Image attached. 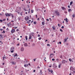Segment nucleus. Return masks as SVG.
Listing matches in <instances>:
<instances>
[{
	"mask_svg": "<svg viewBox=\"0 0 75 75\" xmlns=\"http://www.w3.org/2000/svg\"><path fill=\"white\" fill-rule=\"evenodd\" d=\"M53 14L54 16H59V13L57 11H55Z\"/></svg>",
	"mask_w": 75,
	"mask_h": 75,
	"instance_id": "1",
	"label": "nucleus"
},
{
	"mask_svg": "<svg viewBox=\"0 0 75 75\" xmlns=\"http://www.w3.org/2000/svg\"><path fill=\"white\" fill-rule=\"evenodd\" d=\"M5 15L6 17H8L9 16H12V14L11 13H10V14H8V13H6L5 14Z\"/></svg>",
	"mask_w": 75,
	"mask_h": 75,
	"instance_id": "2",
	"label": "nucleus"
},
{
	"mask_svg": "<svg viewBox=\"0 0 75 75\" xmlns=\"http://www.w3.org/2000/svg\"><path fill=\"white\" fill-rule=\"evenodd\" d=\"M48 71L49 72H50L51 74H52L53 72V71L52 69H48Z\"/></svg>",
	"mask_w": 75,
	"mask_h": 75,
	"instance_id": "3",
	"label": "nucleus"
},
{
	"mask_svg": "<svg viewBox=\"0 0 75 75\" xmlns=\"http://www.w3.org/2000/svg\"><path fill=\"white\" fill-rule=\"evenodd\" d=\"M21 51H24V48L23 47H22L21 49Z\"/></svg>",
	"mask_w": 75,
	"mask_h": 75,
	"instance_id": "4",
	"label": "nucleus"
},
{
	"mask_svg": "<svg viewBox=\"0 0 75 75\" xmlns=\"http://www.w3.org/2000/svg\"><path fill=\"white\" fill-rule=\"evenodd\" d=\"M70 69V70H71V71H74V67L71 66Z\"/></svg>",
	"mask_w": 75,
	"mask_h": 75,
	"instance_id": "5",
	"label": "nucleus"
},
{
	"mask_svg": "<svg viewBox=\"0 0 75 75\" xmlns=\"http://www.w3.org/2000/svg\"><path fill=\"white\" fill-rule=\"evenodd\" d=\"M14 32H15V29H13L11 30V33H14Z\"/></svg>",
	"mask_w": 75,
	"mask_h": 75,
	"instance_id": "6",
	"label": "nucleus"
},
{
	"mask_svg": "<svg viewBox=\"0 0 75 75\" xmlns=\"http://www.w3.org/2000/svg\"><path fill=\"white\" fill-rule=\"evenodd\" d=\"M31 38H32V35H29V39L30 40H31Z\"/></svg>",
	"mask_w": 75,
	"mask_h": 75,
	"instance_id": "7",
	"label": "nucleus"
},
{
	"mask_svg": "<svg viewBox=\"0 0 75 75\" xmlns=\"http://www.w3.org/2000/svg\"><path fill=\"white\" fill-rule=\"evenodd\" d=\"M62 9L63 10H66V8H65L64 7H62Z\"/></svg>",
	"mask_w": 75,
	"mask_h": 75,
	"instance_id": "8",
	"label": "nucleus"
},
{
	"mask_svg": "<svg viewBox=\"0 0 75 75\" xmlns=\"http://www.w3.org/2000/svg\"><path fill=\"white\" fill-rule=\"evenodd\" d=\"M24 45L25 46V47H27V46H28V45L27 44V43H25L24 44Z\"/></svg>",
	"mask_w": 75,
	"mask_h": 75,
	"instance_id": "9",
	"label": "nucleus"
},
{
	"mask_svg": "<svg viewBox=\"0 0 75 75\" xmlns=\"http://www.w3.org/2000/svg\"><path fill=\"white\" fill-rule=\"evenodd\" d=\"M14 50V47H12L11 48L10 50Z\"/></svg>",
	"mask_w": 75,
	"mask_h": 75,
	"instance_id": "10",
	"label": "nucleus"
},
{
	"mask_svg": "<svg viewBox=\"0 0 75 75\" xmlns=\"http://www.w3.org/2000/svg\"><path fill=\"white\" fill-rule=\"evenodd\" d=\"M28 64H25L24 65V67H28Z\"/></svg>",
	"mask_w": 75,
	"mask_h": 75,
	"instance_id": "11",
	"label": "nucleus"
},
{
	"mask_svg": "<svg viewBox=\"0 0 75 75\" xmlns=\"http://www.w3.org/2000/svg\"><path fill=\"white\" fill-rule=\"evenodd\" d=\"M8 27H9V26L11 25V24L10 23H9V24H7Z\"/></svg>",
	"mask_w": 75,
	"mask_h": 75,
	"instance_id": "12",
	"label": "nucleus"
},
{
	"mask_svg": "<svg viewBox=\"0 0 75 75\" xmlns=\"http://www.w3.org/2000/svg\"><path fill=\"white\" fill-rule=\"evenodd\" d=\"M66 62V61L65 60H63L62 62V63L63 64H65Z\"/></svg>",
	"mask_w": 75,
	"mask_h": 75,
	"instance_id": "13",
	"label": "nucleus"
},
{
	"mask_svg": "<svg viewBox=\"0 0 75 75\" xmlns=\"http://www.w3.org/2000/svg\"><path fill=\"white\" fill-rule=\"evenodd\" d=\"M69 60L70 61V62H73V61H72V59L71 58H70L69 59Z\"/></svg>",
	"mask_w": 75,
	"mask_h": 75,
	"instance_id": "14",
	"label": "nucleus"
},
{
	"mask_svg": "<svg viewBox=\"0 0 75 75\" xmlns=\"http://www.w3.org/2000/svg\"><path fill=\"white\" fill-rule=\"evenodd\" d=\"M12 64H13V65H15L16 64V62H11Z\"/></svg>",
	"mask_w": 75,
	"mask_h": 75,
	"instance_id": "15",
	"label": "nucleus"
},
{
	"mask_svg": "<svg viewBox=\"0 0 75 75\" xmlns=\"http://www.w3.org/2000/svg\"><path fill=\"white\" fill-rule=\"evenodd\" d=\"M11 52V53L14 52V50H10Z\"/></svg>",
	"mask_w": 75,
	"mask_h": 75,
	"instance_id": "16",
	"label": "nucleus"
},
{
	"mask_svg": "<svg viewBox=\"0 0 75 75\" xmlns=\"http://www.w3.org/2000/svg\"><path fill=\"white\" fill-rule=\"evenodd\" d=\"M28 37H27V36H25V38L26 40H28Z\"/></svg>",
	"mask_w": 75,
	"mask_h": 75,
	"instance_id": "17",
	"label": "nucleus"
},
{
	"mask_svg": "<svg viewBox=\"0 0 75 75\" xmlns=\"http://www.w3.org/2000/svg\"><path fill=\"white\" fill-rule=\"evenodd\" d=\"M17 55H18L17 54V53H16L15 55H14V57H17Z\"/></svg>",
	"mask_w": 75,
	"mask_h": 75,
	"instance_id": "18",
	"label": "nucleus"
},
{
	"mask_svg": "<svg viewBox=\"0 0 75 75\" xmlns=\"http://www.w3.org/2000/svg\"><path fill=\"white\" fill-rule=\"evenodd\" d=\"M6 59V58H7V57H4L3 58V61H4V59Z\"/></svg>",
	"mask_w": 75,
	"mask_h": 75,
	"instance_id": "19",
	"label": "nucleus"
},
{
	"mask_svg": "<svg viewBox=\"0 0 75 75\" xmlns=\"http://www.w3.org/2000/svg\"><path fill=\"white\" fill-rule=\"evenodd\" d=\"M45 22V21L42 22V25H44V24H45V23H44Z\"/></svg>",
	"mask_w": 75,
	"mask_h": 75,
	"instance_id": "20",
	"label": "nucleus"
},
{
	"mask_svg": "<svg viewBox=\"0 0 75 75\" xmlns=\"http://www.w3.org/2000/svg\"><path fill=\"white\" fill-rule=\"evenodd\" d=\"M73 3V2H72V1L70 3V6L72 5V4Z\"/></svg>",
	"mask_w": 75,
	"mask_h": 75,
	"instance_id": "21",
	"label": "nucleus"
},
{
	"mask_svg": "<svg viewBox=\"0 0 75 75\" xmlns=\"http://www.w3.org/2000/svg\"><path fill=\"white\" fill-rule=\"evenodd\" d=\"M58 68H61V64H60L59 65H58Z\"/></svg>",
	"mask_w": 75,
	"mask_h": 75,
	"instance_id": "22",
	"label": "nucleus"
},
{
	"mask_svg": "<svg viewBox=\"0 0 75 75\" xmlns=\"http://www.w3.org/2000/svg\"><path fill=\"white\" fill-rule=\"evenodd\" d=\"M3 35H0V38H3Z\"/></svg>",
	"mask_w": 75,
	"mask_h": 75,
	"instance_id": "23",
	"label": "nucleus"
},
{
	"mask_svg": "<svg viewBox=\"0 0 75 75\" xmlns=\"http://www.w3.org/2000/svg\"><path fill=\"white\" fill-rule=\"evenodd\" d=\"M68 11L69 12H70V11H71L72 10H71V9H68Z\"/></svg>",
	"mask_w": 75,
	"mask_h": 75,
	"instance_id": "24",
	"label": "nucleus"
},
{
	"mask_svg": "<svg viewBox=\"0 0 75 75\" xmlns=\"http://www.w3.org/2000/svg\"><path fill=\"white\" fill-rule=\"evenodd\" d=\"M66 22H67V23H68V19H67V18H66Z\"/></svg>",
	"mask_w": 75,
	"mask_h": 75,
	"instance_id": "25",
	"label": "nucleus"
},
{
	"mask_svg": "<svg viewBox=\"0 0 75 75\" xmlns=\"http://www.w3.org/2000/svg\"><path fill=\"white\" fill-rule=\"evenodd\" d=\"M27 20H29V17H28V16H27Z\"/></svg>",
	"mask_w": 75,
	"mask_h": 75,
	"instance_id": "26",
	"label": "nucleus"
},
{
	"mask_svg": "<svg viewBox=\"0 0 75 75\" xmlns=\"http://www.w3.org/2000/svg\"><path fill=\"white\" fill-rule=\"evenodd\" d=\"M42 39V38L41 37L39 38H38L39 40H40Z\"/></svg>",
	"mask_w": 75,
	"mask_h": 75,
	"instance_id": "27",
	"label": "nucleus"
},
{
	"mask_svg": "<svg viewBox=\"0 0 75 75\" xmlns=\"http://www.w3.org/2000/svg\"><path fill=\"white\" fill-rule=\"evenodd\" d=\"M72 17H73V18H74V17H75V14H73V15H72Z\"/></svg>",
	"mask_w": 75,
	"mask_h": 75,
	"instance_id": "28",
	"label": "nucleus"
},
{
	"mask_svg": "<svg viewBox=\"0 0 75 75\" xmlns=\"http://www.w3.org/2000/svg\"><path fill=\"white\" fill-rule=\"evenodd\" d=\"M56 61H57L58 62L59 61V59H56Z\"/></svg>",
	"mask_w": 75,
	"mask_h": 75,
	"instance_id": "29",
	"label": "nucleus"
},
{
	"mask_svg": "<svg viewBox=\"0 0 75 75\" xmlns=\"http://www.w3.org/2000/svg\"><path fill=\"white\" fill-rule=\"evenodd\" d=\"M25 21H27V19L26 17H25Z\"/></svg>",
	"mask_w": 75,
	"mask_h": 75,
	"instance_id": "30",
	"label": "nucleus"
},
{
	"mask_svg": "<svg viewBox=\"0 0 75 75\" xmlns=\"http://www.w3.org/2000/svg\"><path fill=\"white\" fill-rule=\"evenodd\" d=\"M67 39L66 38L65 39L64 42H66V41H67Z\"/></svg>",
	"mask_w": 75,
	"mask_h": 75,
	"instance_id": "31",
	"label": "nucleus"
},
{
	"mask_svg": "<svg viewBox=\"0 0 75 75\" xmlns=\"http://www.w3.org/2000/svg\"><path fill=\"white\" fill-rule=\"evenodd\" d=\"M52 28L53 30H55V28L54 26H52Z\"/></svg>",
	"mask_w": 75,
	"mask_h": 75,
	"instance_id": "32",
	"label": "nucleus"
},
{
	"mask_svg": "<svg viewBox=\"0 0 75 75\" xmlns=\"http://www.w3.org/2000/svg\"><path fill=\"white\" fill-rule=\"evenodd\" d=\"M45 44H44V43H42V46H44Z\"/></svg>",
	"mask_w": 75,
	"mask_h": 75,
	"instance_id": "33",
	"label": "nucleus"
},
{
	"mask_svg": "<svg viewBox=\"0 0 75 75\" xmlns=\"http://www.w3.org/2000/svg\"><path fill=\"white\" fill-rule=\"evenodd\" d=\"M34 24H37V22L35 21L34 22Z\"/></svg>",
	"mask_w": 75,
	"mask_h": 75,
	"instance_id": "34",
	"label": "nucleus"
},
{
	"mask_svg": "<svg viewBox=\"0 0 75 75\" xmlns=\"http://www.w3.org/2000/svg\"><path fill=\"white\" fill-rule=\"evenodd\" d=\"M30 23V22L29 21H27V23H28V24H29Z\"/></svg>",
	"mask_w": 75,
	"mask_h": 75,
	"instance_id": "35",
	"label": "nucleus"
},
{
	"mask_svg": "<svg viewBox=\"0 0 75 75\" xmlns=\"http://www.w3.org/2000/svg\"><path fill=\"white\" fill-rule=\"evenodd\" d=\"M60 31H61V32H63V30L61 29H60Z\"/></svg>",
	"mask_w": 75,
	"mask_h": 75,
	"instance_id": "36",
	"label": "nucleus"
},
{
	"mask_svg": "<svg viewBox=\"0 0 75 75\" xmlns=\"http://www.w3.org/2000/svg\"><path fill=\"white\" fill-rule=\"evenodd\" d=\"M31 13H33V11H33V10H31Z\"/></svg>",
	"mask_w": 75,
	"mask_h": 75,
	"instance_id": "37",
	"label": "nucleus"
},
{
	"mask_svg": "<svg viewBox=\"0 0 75 75\" xmlns=\"http://www.w3.org/2000/svg\"><path fill=\"white\" fill-rule=\"evenodd\" d=\"M59 44H61V42H58L57 44H59Z\"/></svg>",
	"mask_w": 75,
	"mask_h": 75,
	"instance_id": "38",
	"label": "nucleus"
},
{
	"mask_svg": "<svg viewBox=\"0 0 75 75\" xmlns=\"http://www.w3.org/2000/svg\"><path fill=\"white\" fill-rule=\"evenodd\" d=\"M60 58H62V56L61 55V56H60Z\"/></svg>",
	"mask_w": 75,
	"mask_h": 75,
	"instance_id": "39",
	"label": "nucleus"
},
{
	"mask_svg": "<svg viewBox=\"0 0 75 75\" xmlns=\"http://www.w3.org/2000/svg\"><path fill=\"white\" fill-rule=\"evenodd\" d=\"M64 28V26H62L61 27V28Z\"/></svg>",
	"mask_w": 75,
	"mask_h": 75,
	"instance_id": "40",
	"label": "nucleus"
},
{
	"mask_svg": "<svg viewBox=\"0 0 75 75\" xmlns=\"http://www.w3.org/2000/svg\"><path fill=\"white\" fill-rule=\"evenodd\" d=\"M47 46H50V45L49 44H47Z\"/></svg>",
	"mask_w": 75,
	"mask_h": 75,
	"instance_id": "41",
	"label": "nucleus"
},
{
	"mask_svg": "<svg viewBox=\"0 0 75 75\" xmlns=\"http://www.w3.org/2000/svg\"><path fill=\"white\" fill-rule=\"evenodd\" d=\"M53 55V54H51L50 55V58H51V55Z\"/></svg>",
	"mask_w": 75,
	"mask_h": 75,
	"instance_id": "42",
	"label": "nucleus"
},
{
	"mask_svg": "<svg viewBox=\"0 0 75 75\" xmlns=\"http://www.w3.org/2000/svg\"><path fill=\"white\" fill-rule=\"evenodd\" d=\"M31 41L32 42H33V39H32L31 40Z\"/></svg>",
	"mask_w": 75,
	"mask_h": 75,
	"instance_id": "43",
	"label": "nucleus"
},
{
	"mask_svg": "<svg viewBox=\"0 0 75 75\" xmlns=\"http://www.w3.org/2000/svg\"><path fill=\"white\" fill-rule=\"evenodd\" d=\"M37 59V58L34 59H33L34 61H35V59Z\"/></svg>",
	"mask_w": 75,
	"mask_h": 75,
	"instance_id": "44",
	"label": "nucleus"
},
{
	"mask_svg": "<svg viewBox=\"0 0 75 75\" xmlns=\"http://www.w3.org/2000/svg\"><path fill=\"white\" fill-rule=\"evenodd\" d=\"M18 20H20V18H18Z\"/></svg>",
	"mask_w": 75,
	"mask_h": 75,
	"instance_id": "45",
	"label": "nucleus"
},
{
	"mask_svg": "<svg viewBox=\"0 0 75 75\" xmlns=\"http://www.w3.org/2000/svg\"><path fill=\"white\" fill-rule=\"evenodd\" d=\"M0 21L2 23V22H3V20H0Z\"/></svg>",
	"mask_w": 75,
	"mask_h": 75,
	"instance_id": "46",
	"label": "nucleus"
},
{
	"mask_svg": "<svg viewBox=\"0 0 75 75\" xmlns=\"http://www.w3.org/2000/svg\"><path fill=\"white\" fill-rule=\"evenodd\" d=\"M68 8H70V6L69 5H68Z\"/></svg>",
	"mask_w": 75,
	"mask_h": 75,
	"instance_id": "47",
	"label": "nucleus"
},
{
	"mask_svg": "<svg viewBox=\"0 0 75 75\" xmlns=\"http://www.w3.org/2000/svg\"><path fill=\"white\" fill-rule=\"evenodd\" d=\"M3 28H4V29H5V28H6V27H5V26H4V27H3Z\"/></svg>",
	"mask_w": 75,
	"mask_h": 75,
	"instance_id": "48",
	"label": "nucleus"
},
{
	"mask_svg": "<svg viewBox=\"0 0 75 75\" xmlns=\"http://www.w3.org/2000/svg\"><path fill=\"white\" fill-rule=\"evenodd\" d=\"M28 65H29V66H30V65H31V64H30V63H29L28 64Z\"/></svg>",
	"mask_w": 75,
	"mask_h": 75,
	"instance_id": "49",
	"label": "nucleus"
},
{
	"mask_svg": "<svg viewBox=\"0 0 75 75\" xmlns=\"http://www.w3.org/2000/svg\"><path fill=\"white\" fill-rule=\"evenodd\" d=\"M52 61H54V60H55V59H54L53 58L52 59Z\"/></svg>",
	"mask_w": 75,
	"mask_h": 75,
	"instance_id": "50",
	"label": "nucleus"
},
{
	"mask_svg": "<svg viewBox=\"0 0 75 75\" xmlns=\"http://www.w3.org/2000/svg\"><path fill=\"white\" fill-rule=\"evenodd\" d=\"M3 29H1L0 28V30H1V31H2V30H3Z\"/></svg>",
	"mask_w": 75,
	"mask_h": 75,
	"instance_id": "51",
	"label": "nucleus"
},
{
	"mask_svg": "<svg viewBox=\"0 0 75 75\" xmlns=\"http://www.w3.org/2000/svg\"><path fill=\"white\" fill-rule=\"evenodd\" d=\"M12 18H13V15L12 14Z\"/></svg>",
	"mask_w": 75,
	"mask_h": 75,
	"instance_id": "52",
	"label": "nucleus"
},
{
	"mask_svg": "<svg viewBox=\"0 0 75 75\" xmlns=\"http://www.w3.org/2000/svg\"><path fill=\"white\" fill-rule=\"evenodd\" d=\"M58 26H59V27H60V25H59V24H58Z\"/></svg>",
	"mask_w": 75,
	"mask_h": 75,
	"instance_id": "53",
	"label": "nucleus"
},
{
	"mask_svg": "<svg viewBox=\"0 0 75 75\" xmlns=\"http://www.w3.org/2000/svg\"><path fill=\"white\" fill-rule=\"evenodd\" d=\"M38 37H40V35L38 34Z\"/></svg>",
	"mask_w": 75,
	"mask_h": 75,
	"instance_id": "54",
	"label": "nucleus"
},
{
	"mask_svg": "<svg viewBox=\"0 0 75 75\" xmlns=\"http://www.w3.org/2000/svg\"><path fill=\"white\" fill-rule=\"evenodd\" d=\"M33 72H35V70H33Z\"/></svg>",
	"mask_w": 75,
	"mask_h": 75,
	"instance_id": "55",
	"label": "nucleus"
},
{
	"mask_svg": "<svg viewBox=\"0 0 75 75\" xmlns=\"http://www.w3.org/2000/svg\"><path fill=\"white\" fill-rule=\"evenodd\" d=\"M19 31V30H18V29L16 30V31Z\"/></svg>",
	"mask_w": 75,
	"mask_h": 75,
	"instance_id": "56",
	"label": "nucleus"
},
{
	"mask_svg": "<svg viewBox=\"0 0 75 75\" xmlns=\"http://www.w3.org/2000/svg\"><path fill=\"white\" fill-rule=\"evenodd\" d=\"M44 60H45V62H46V61H47V60H45V59H44Z\"/></svg>",
	"mask_w": 75,
	"mask_h": 75,
	"instance_id": "57",
	"label": "nucleus"
},
{
	"mask_svg": "<svg viewBox=\"0 0 75 75\" xmlns=\"http://www.w3.org/2000/svg\"><path fill=\"white\" fill-rule=\"evenodd\" d=\"M46 20H47V21H49V19H46Z\"/></svg>",
	"mask_w": 75,
	"mask_h": 75,
	"instance_id": "58",
	"label": "nucleus"
},
{
	"mask_svg": "<svg viewBox=\"0 0 75 75\" xmlns=\"http://www.w3.org/2000/svg\"><path fill=\"white\" fill-rule=\"evenodd\" d=\"M5 20H6V19H4L3 20V21H5Z\"/></svg>",
	"mask_w": 75,
	"mask_h": 75,
	"instance_id": "59",
	"label": "nucleus"
},
{
	"mask_svg": "<svg viewBox=\"0 0 75 75\" xmlns=\"http://www.w3.org/2000/svg\"><path fill=\"white\" fill-rule=\"evenodd\" d=\"M33 21H32L31 22V23H33Z\"/></svg>",
	"mask_w": 75,
	"mask_h": 75,
	"instance_id": "60",
	"label": "nucleus"
},
{
	"mask_svg": "<svg viewBox=\"0 0 75 75\" xmlns=\"http://www.w3.org/2000/svg\"><path fill=\"white\" fill-rule=\"evenodd\" d=\"M11 22H13V23L14 22V21H11Z\"/></svg>",
	"mask_w": 75,
	"mask_h": 75,
	"instance_id": "61",
	"label": "nucleus"
},
{
	"mask_svg": "<svg viewBox=\"0 0 75 75\" xmlns=\"http://www.w3.org/2000/svg\"><path fill=\"white\" fill-rule=\"evenodd\" d=\"M3 32L4 33H5V31H3Z\"/></svg>",
	"mask_w": 75,
	"mask_h": 75,
	"instance_id": "62",
	"label": "nucleus"
},
{
	"mask_svg": "<svg viewBox=\"0 0 75 75\" xmlns=\"http://www.w3.org/2000/svg\"><path fill=\"white\" fill-rule=\"evenodd\" d=\"M36 18H37V15H36Z\"/></svg>",
	"mask_w": 75,
	"mask_h": 75,
	"instance_id": "63",
	"label": "nucleus"
},
{
	"mask_svg": "<svg viewBox=\"0 0 75 75\" xmlns=\"http://www.w3.org/2000/svg\"><path fill=\"white\" fill-rule=\"evenodd\" d=\"M29 22H30V21H31V20H29Z\"/></svg>",
	"mask_w": 75,
	"mask_h": 75,
	"instance_id": "64",
	"label": "nucleus"
}]
</instances>
